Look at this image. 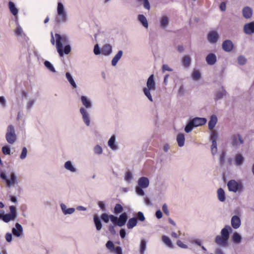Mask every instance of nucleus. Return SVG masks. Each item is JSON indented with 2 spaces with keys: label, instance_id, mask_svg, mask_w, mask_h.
<instances>
[{
  "label": "nucleus",
  "instance_id": "6e6552de",
  "mask_svg": "<svg viewBox=\"0 0 254 254\" xmlns=\"http://www.w3.org/2000/svg\"><path fill=\"white\" fill-rule=\"evenodd\" d=\"M79 113L84 124L87 127L90 126L91 125V116L88 110H86L84 108H80L79 109Z\"/></svg>",
  "mask_w": 254,
  "mask_h": 254
},
{
  "label": "nucleus",
  "instance_id": "1a4fd4ad",
  "mask_svg": "<svg viewBox=\"0 0 254 254\" xmlns=\"http://www.w3.org/2000/svg\"><path fill=\"white\" fill-rule=\"evenodd\" d=\"M231 140L232 145L235 146H239L244 143V139L239 133L233 134L231 137Z\"/></svg>",
  "mask_w": 254,
  "mask_h": 254
},
{
  "label": "nucleus",
  "instance_id": "7ed1b4c3",
  "mask_svg": "<svg viewBox=\"0 0 254 254\" xmlns=\"http://www.w3.org/2000/svg\"><path fill=\"white\" fill-rule=\"evenodd\" d=\"M156 89V83L153 74H151L147 79L146 86L142 89L143 92L146 97L151 102H153L151 92L155 91Z\"/></svg>",
  "mask_w": 254,
  "mask_h": 254
},
{
  "label": "nucleus",
  "instance_id": "09e8293b",
  "mask_svg": "<svg viewBox=\"0 0 254 254\" xmlns=\"http://www.w3.org/2000/svg\"><path fill=\"white\" fill-rule=\"evenodd\" d=\"M211 153L213 155H215L217 152V142L216 140L212 141V145L211 147Z\"/></svg>",
  "mask_w": 254,
  "mask_h": 254
},
{
  "label": "nucleus",
  "instance_id": "c9c22d12",
  "mask_svg": "<svg viewBox=\"0 0 254 254\" xmlns=\"http://www.w3.org/2000/svg\"><path fill=\"white\" fill-rule=\"evenodd\" d=\"M232 240L235 244H239L241 242L242 237L239 233L235 232L232 237Z\"/></svg>",
  "mask_w": 254,
  "mask_h": 254
},
{
  "label": "nucleus",
  "instance_id": "c03bdc74",
  "mask_svg": "<svg viewBox=\"0 0 254 254\" xmlns=\"http://www.w3.org/2000/svg\"><path fill=\"white\" fill-rule=\"evenodd\" d=\"M133 175L131 172L127 171L126 172L125 177V180L126 182H127L128 183H130L133 180Z\"/></svg>",
  "mask_w": 254,
  "mask_h": 254
},
{
  "label": "nucleus",
  "instance_id": "a18cd8bd",
  "mask_svg": "<svg viewBox=\"0 0 254 254\" xmlns=\"http://www.w3.org/2000/svg\"><path fill=\"white\" fill-rule=\"evenodd\" d=\"M193 127H194L190 120L185 127V131L187 133H189L192 130Z\"/></svg>",
  "mask_w": 254,
  "mask_h": 254
},
{
  "label": "nucleus",
  "instance_id": "bf43d9fd",
  "mask_svg": "<svg viewBox=\"0 0 254 254\" xmlns=\"http://www.w3.org/2000/svg\"><path fill=\"white\" fill-rule=\"evenodd\" d=\"M94 53L96 55H98L102 53L101 50L100 49L99 45L98 44H96L94 46V50H93Z\"/></svg>",
  "mask_w": 254,
  "mask_h": 254
},
{
  "label": "nucleus",
  "instance_id": "4468645a",
  "mask_svg": "<svg viewBox=\"0 0 254 254\" xmlns=\"http://www.w3.org/2000/svg\"><path fill=\"white\" fill-rule=\"evenodd\" d=\"M223 50L226 52H231L234 47L233 42L230 40H225L222 45Z\"/></svg>",
  "mask_w": 254,
  "mask_h": 254
},
{
  "label": "nucleus",
  "instance_id": "423d86ee",
  "mask_svg": "<svg viewBox=\"0 0 254 254\" xmlns=\"http://www.w3.org/2000/svg\"><path fill=\"white\" fill-rule=\"evenodd\" d=\"M227 186L230 191L235 193H240L244 189L243 183L240 181L237 182L234 180L229 181L227 183Z\"/></svg>",
  "mask_w": 254,
  "mask_h": 254
},
{
  "label": "nucleus",
  "instance_id": "f03ea898",
  "mask_svg": "<svg viewBox=\"0 0 254 254\" xmlns=\"http://www.w3.org/2000/svg\"><path fill=\"white\" fill-rule=\"evenodd\" d=\"M231 227L226 225L221 231V235H218L215 239V243L219 246L225 247L228 246V240L229 238L230 232L232 231Z\"/></svg>",
  "mask_w": 254,
  "mask_h": 254
},
{
  "label": "nucleus",
  "instance_id": "c756f323",
  "mask_svg": "<svg viewBox=\"0 0 254 254\" xmlns=\"http://www.w3.org/2000/svg\"><path fill=\"white\" fill-rule=\"evenodd\" d=\"M217 122V118L215 115H212L210 117V120L208 122V128L210 130H212L215 127Z\"/></svg>",
  "mask_w": 254,
  "mask_h": 254
},
{
  "label": "nucleus",
  "instance_id": "052dcab7",
  "mask_svg": "<svg viewBox=\"0 0 254 254\" xmlns=\"http://www.w3.org/2000/svg\"><path fill=\"white\" fill-rule=\"evenodd\" d=\"M15 33L16 35L21 36L23 33L22 28L19 25H18L15 29Z\"/></svg>",
  "mask_w": 254,
  "mask_h": 254
},
{
  "label": "nucleus",
  "instance_id": "ea45409f",
  "mask_svg": "<svg viewBox=\"0 0 254 254\" xmlns=\"http://www.w3.org/2000/svg\"><path fill=\"white\" fill-rule=\"evenodd\" d=\"M35 103V100L34 99H29L26 103V109L27 111H30L32 107Z\"/></svg>",
  "mask_w": 254,
  "mask_h": 254
},
{
  "label": "nucleus",
  "instance_id": "393cba45",
  "mask_svg": "<svg viewBox=\"0 0 254 254\" xmlns=\"http://www.w3.org/2000/svg\"><path fill=\"white\" fill-rule=\"evenodd\" d=\"M217 61L216 56L214 54H209L206 57V61L209 65H214Z\"/></svg>",
  "mask_w": 254,
  "mask_h": 254
},
{
  "label": "nucleus",
  "instance_id": "8fccbe9b",
  "mask_svg": "<svg viewBox=\"0 0 254 254\" xmlns=\"http://www.w3.org/2000/svg\"><path fill=\"white\" fill-rule=\"evenodd\" d=\"M106 247L108 250L110 251L111 252L113 251L115 247H114V245L113 242L111 241H109L107 242L106 244Z\"/></svg>",
  "mask_w": 254,
  "mask_h": 254
},
{
  "label": "nucleus",
  "instance_id": "6ab92c4d",
  "mask_svg": "<svg viewBox=\"0 0 254 254\" xmlns=\"http://www.w3.org/2000/svg\"><path fill=\"white\" fill-rule=\"evenodd\" d=\"M194 127L202 126L206 123V119L204 118H195L191 120Z\"/></svg>",
  "mask_w": 254,
  "mask_h": 254
},
{
  "label": "nucleus",
  "instance_id": "79ce46f5",
  "mask_svg": "<svg viewBox=\"0 0 254 254\" xmlns=\"http://www.w3.org/2000/svg\"><path fill=\"white\" fill-rule=\"evenodd\" d=\"M44 64L45 67L51 72H56V69L53 65L49 61H45L44 63Z\"/></svg>",
  "mask_w": 254,
  "mask_h": 254
},
{
  "label": "nucleus",
  "instance_id": "2f4dec72",
  "mask_svg": "<svg viewBox=\"0 0 254 254\" xmlns=\"http://www.w3.org/2000/svg\"><path fill=\"white\" fill-rule=\"evenodd\" d=\"M137 19L141 23V24L144 28H148V21L146 17L144 15L139 14L137 17Z\"/></svg>",
  "mask_w": 254,
  "mask_h": 254
},
{
  "label": "nucleus",
  "instance_id": "ddd939ff",
  "mask_svg": "<svg viewBox=\"0 0 254 254\" xmlns=\"http://www.w3.org/2000/svg\"><path fill=\"white\" fill-rule=\"evenodd\" d=\"M65 169L71 173H76L77 172V169L73 164L71 161H67L64 164Z\"/></svg>",
  "mask_w": 254,
  "mask_h": 254
},
{
  "label": "nucleus",
  "instance_id": "4d7b16f0",
  "mask_svg": "<svg viewBox=\"0 0 254 254\" xmlns=\"http://www.w3.org/2000/svg\"><path fill=\"white\" fill-rule=\"evenodd\" d=\"M136 216H137V219L140 221H141V222L144 221L145 219V216H144L143 213L141 211H139L137 212Z\"/></svg>",
  "mask_w": 254,
  "mask_h": 254
},
{
  "label": "nucleus",
  "instance_id": "49530a36",
  "mask_svg": "<svg viewBox=\"0 0 254 254\" xmlns=\"http://www.w3.org/2000/svg\"><path fill=\"white\" fill-rule=\"evenodd\" d=\"M237 61L238 64L242 65H245L247 62V59L244 56H239Z\"/></svg>",
  "mask_w": 254,
  "mask_h": 254
},
{
  "label": "nucleus",
  "instance_id": "a19ab883",
  "mask_svg": "<svg viewBox=\"0 0 254 254\" xmlns=\"http://www.w3.org/2000/svg\"><path fill=\"white\" fill-rule=\"evenodd\" d=\"M9 8L10 10V12L12 13L14 16L16 15L18 13V9L15 7V4L13 2L11 1H9L8 3Z\"/></svg>",
  "mask_w": 254,
  "mask_h": 254
},
{
  "label": "nucleus",
  "instance_id": "412c9836",
  "mask_svg": "<svg viewBox=\"0 0 254 254\" xmlns=\"http://www.w3.org/2000/svg\"><path fill=\"white\" fill-rule=\"evenodd\" d=\"M102 54L106 56L110 55L112 53V47L110 44L104 45L101 49Z\"/></svg>",
  "mask_w": 254,
  "mask_h": 254
},
{
  "label": "nucleus",
  "instance_id": "13d9d810",
  "mask_svg": "<svg viewBox=\"0 0 254 254\" xmlns=\"http://www.w3.org/2000/svg\"><path fill=\"white\" fill-rule=\"evenodd\" d=\"M138 1H142V4L143 5L144 7L147 9L149 10L150 6V4L148 0H137Z\"/></svg>",
  "mask_w": 254,
  "mask_h": 254
},
{
  "label": "nucleus",
  "instance_id": "aec40b11",
  "mask_svg": "<svg viewBox=\"0 0 254 254\" xmlns=\"http://www.w3.org/2000/svg\"><path fill=\"white\" fill-rule=\"evenodd\" d=\"M15 218L10 214H4L3 210L0 212V219H2L4 222L7 223Z\"/></svg>",
  "mask_w": 254,
  "mask_h": 254
},
{
  "label": "nucleus",
  "instance_id": "cd10ccee",
  "mask_svg": "<svg viewBox=\"0 0 254 254\" xmlns=\"http://www.w3.org/2000/svg\"><path fill=\"white\" fill-rule=\"evenodd\" d=\"M243 15L247 19L250 18L253 15V11L251 7L249 6H246L243 9Z\"/></svg>",
  "mask_w": 254,
  "mask_h": 254
},
{
  "label": "nucleus",
  "instance_id": "39448f33",
  "mask_svg": "<svg viewBox=\"0 0 254 254\" xmlns=\"http://www.w3.org/2000/svg\"><path fill=\"white\" fill-rule=\"evenodd\" d=\"M149 186V179L147 177H142L137 181V186L135 188V192L139 196H144L145 192L143 189L147 188Z\"/></svg>",
  "mask_w": 254,
  "mask_h": 254
},
{
  "label": "nucleus",
  "instance_id": "4c0bfd02",
  "mask_svg": "<svg viewBox=\"0 0 254 254\" xmlns=\"http://www.w3.org/2000/svg\"><path fill=\"white\" fill-rule=\"evenodd\" d=\"M93 219L97 230L100 231L102 227L100 218L97 216H94Z\"/></svg>",
  "mask_w": 254,
  "mask_h": 254
},
{
  "label": "nucleus",
  "instance_id": "473e14b6",
  "mask_svg": "<svg viewBox=\"0 0 254 254\" xmlns=\"http://www.w3.org/2000/svg\"><path fill=\"white\" fill-rule=\"evenodd\" d=\"M183 65L185 67H189L191 64V58L189 56H184L182 60Z\"/></svg>",
  "mask_w": 254,
  "mask_h": 254
},
{
  "label": "nucleus",
  "instance_id": "37998d69",
  "mask_svg": "<svg viewBox=\"0 0 254 254\" xmlns=\"http://www.w3.org/2000/svg\"><path fill=\"white\" fill-rule=\"evenodd\" d=\"M93 151L94 154L100 155L102 154L103 149L99 145H96L93 148Z\"/></svg>",
  "mask_w": 254,
  "mask_h": 254
},
{
  "label": "nucleus",
  "instance_id": "680f3d73",
  "mask_svg": "<svg viewBox=\"0 0 254 254\" xmlns=\"http://www.w3.org/2000/svg\"><path fill=\"white\" fill-rule=\"evenodd\" d=\"M101 219L105 223H108L109 221L110 217L106 213H103L101 215Z\"/></svg>",
  "mask_w": 254,
  "mask_h": 254
},
{
  "label": "nucleus",
  "instance_id": "69168bd1",
  "mask_svg": "<svg viewBox=\"0 0 254 254\" xmlns=\"http://www.w3.org/2000/svg\"><path fill=\"white\" fill-rule=\"evenodd\" d=\"M218 136L217 132L215 131H212L211 133L210 140L212 141L213 140H216Z\"/></svg>",
  "mask_w": 254,
  "mask_h": 254
},
{
  "label": "nucleus",
  "instance_id": "f257e3e1",
  "mask_svg": "<svg viewBox=\"0 0 254 254\" xmlns=\"http://www.w3.org/2000/svg\"><path fill=\"white\" fill-rule=\"evenodd\" d=\"M56 40V48L60 57H63L65 54H68L71 51L70 46L69 43V39L67 36L61 35L56 33L55 34Z\"/></svg>",
  "mask_w": 254,
  "mask_h": 254
},
{
  "label": "nucleus",
  "instance_id": "2eb2a0df",
  "mask_svg": "<svg viewBox=\"0 0 254 254\" xmlns=\"http://www.w3.org/2000/svg\"><path fill=\"white\" fill-rule=\"evenodd\" d=\"M244 31L248 35L254 33V22L246 24L244 26Z\"/></svg>",
  "mask_w": 254,
  "mask_h": 254
},
{
  "label": "nucleus",
  "instance_id": "e2e57ef3",
  "mask_svg": "<svg viewBox=\"0 0 254 254\" xmlns=\"http://www.w3.org/2000/svg\"><path fill=\"white\" fill-rule=\"evenodd\" d=\"M5 238L6 241L7 242H8V243L11 242L12 240V234L10 233H9V232L6 233L5 234Z\"/></svg>",
  "mask_w": 254,
  "mask_h": 254
},
{
  "label": "nucleus",
  "instance_id": "774afa93",
  "mask_svg": "<svg viewBox=\"0 0 254 254\" xmlns=\"http://www.w3.org/2000/svg\"><path fill=\"white\" fill-rule=\"evenodd\" d=\"M177 245L180 248L183 249H187L188 246L186 244H184L181 241L178 240L177 242Z\"/></svg>",
  "mask_w": 254,
  "mask_h": 254
},
{
  "label": "nucleus",
  "instance_id": "9b49d317",
  "mask_svg": "<svg viewBox=\"0 0 254 254\" xmlns=\"http://www.w3.org/2000/svg\"><path fill=\"white\" fill-rule=\"evenodd\" d=\"M12 234L16 237H21L23 235V229L18 223L15 224V227L12 229Z\"/></svg>",
  "mask_w": 254,
  "mask_h": 254
},
{
  "label": "nucleus",
  "instance_id": "4be33fe9",
  "mask_svg": "<svg viewBox=\"0 0 254 254\" xmlns=\"http://www.w3.org/2000/svg\"><path fill=\"white\" fill-rule=\"evenodd\" d=\"M161 240L164 244L166 245L168 248L170 249L174 248V246L171 240L169 237L165 235H163L161 237Z\"/></svg>",
  "mask_w": 254,
  "mask_h": 254
},
{
  "label": "nucleus",
  "instance_id": "e433bc0d",
  "mask_svg": "<svg viewBox=\"0 0 254 254\" xmlns=\"http://www.w3.org/2000/svg\"><path fill=\"white\" fill-rule=\"evenodd\" d=\"M217 196L219 200L223 202L225 200V194L224 190L220 188L217 190Z\"/></svg>",
  "mask_w": 254,
  "mask_h": 254
},
{
  "label": "nucleus",
  "instance_id": "6e6d98bb",
  "mask_svg": "<svg viewBox=\"0 0 254 254\" xmlns=\"http://www.w3.org/2000/svg\"><path fill=\"white\" fill-rule=\"evenodd\" d=\"M2 152L4 155H10V149L8 146H3L1 148Z\"/></svg>",
  "mask_w": 254,
  "mask_h": 254
},
{
  "label": "nucleus",
  "instance_id": "5701e85b",
  "mask_svg": "<svg viewBox=\"0 0 254 254\" xmlns=\"http://www.w3.org/2000/svg\"><path fill=\"white\" fill-rule=\"evenodd\" d=\"M159 21L160 27L162 29H165L169 25V18L167 16L164 15L160 17Z\"/></svg>",
  "mask_w": 254,
  "mask_h": 254
},
{
  "label": "nucleus",
  "instance_id": "3c124183",
  "mask_svg": "<svg viewBox=\"0 0 254 254\" xmlns=\"http://www.w3.org/2000/svg\"><path fill=\"white\" fill-rule=\"evenodd\" d=\"M225 91L223 89L221 91H219L216 95V100H219L222 98L225 95Z\"/></svg>",
  "mask_w": 254,
  "mask_h": 254
},
{
  "label": "nucleus",
  "instance_id": "bb28decb",
  "mask_svg": "<svg viewBox=\"0 0 254 254\" xmlns=\"http://www.w3.org/2000/svg\"><path fill=\"white\" fill-rule=\"evenodd\" d=\"M123 55V52L122 50H120L113 57L111 63L112 65L114 66H116L119 60L121 59Z\"/></svg>",
  "mask_w": 254,
  "mask_h": 254
},
{
  "label": "nucleus",
  "instance_id": "f8f14e48",
  "mask_svg": "<svg viewBox=\"0 0 254 254\" xmlns=\"http://www.w3.org/2000/svg\"><path fill=\"white\" fill-rule=\"evenodd\" d=\"M81 101L83 105V107L81 108H84L86 109V110H89L92 108V103L90 98L86 96H81Z\"/></svg>",
  "mask_w": 254,
  "mask_h": 254
},
{
  "label": "nucleus",
  "instance_id": "a878e982",
  "mask_svg": "<svg viewBox=\"0 0 254 254\" xmlns=\"http://www.w3.org/2000/svg\"><path fill=\"white\" fill-rule=\"evenodd\" d=\"M127 216L126 213H122L118 219L117 225L120 227H122L125 225Z\"/></svg>",
  "mask_w": 254,
  "mask_h": 254
},
{
  "label": "nucleus",
  "instance_id": "7c9ffc66",
  "mask_svg": "<svg viewBox=\"0 0 254 254\" xmlns=\"http://www.w3.org/2000/svg\"><path fill=\"white\" fill-rule=\"evenodd\" d=\"M244 158L241 154H237L235 157V163L237 166H241L243 164Z\"/></svg>",
  "mask_w": 254,
  "mask_h": 254
},
{
  "label": "nucleus",
  "instance_id": "c85d7f7f",
  "mask_svg": "<svg viewBox=\"0 0 254 254\" xmlns=\"http://www.w3.org/2000/svg\"><path fill=\"white\" fill-rule=\"evenodd\" d=\"M177 142L179 147H183L185 145V137L183 133H179L177 136Z\"/></svg>",
  "mask_w": 254,
  "mask_h": 254
},
{
  "label": "nucleus",
  "instance_id": "f704fd0d",
  "mask_svg": "<svg viewBox=\"0 0 254 254\" xmlns=\"http://www.w3.org/2000/svg\"><path fill=\"white\" fill-rule=\"evenodd\" d=\"M65 76L67 80L70 84V85L72 86V87L74 88H76L77 87V85L73 78H72L71 74L69 72H67L65 73Z\"/></svg>",
  "mask_w": 254,
  "mask_h": 254
},
{
  "label": "nucleus",
  "instance_id": "58836bf2",
  "mask_svg": "<svg viewBox=\"0 0 254 254\" xmlns=\"http://www.w3.org/2000/svg\"><path fill=\"white\" fill-rule=\"evenodd\" d=\"M146 241L144 239H141L139 247L140 254H144L146 249Z\"/></svg>",
  "mask_w": 254,
  "mask_h": 254
},
{
  "label": "nucleus",
  "instance_id": "72a5a7b5",
  "mask_svg": "<svg viewBox=\"0 0 254 254\" xmlns=\"http://www.w3.org/2000/svg\"><path fill=\"white\" fill-rule=\"evenodd\" d=\"M137 223V219L133 217L130 218L127 223V227L129 229H132L133 227L136 226Z\"/></svg>",
  "mask_w": 254,
  "mask_h": 254
},
{
  "label": "nucleus",
  "instance_id": "0e129e2a",
  "mask_svg": "<svg viewBox=\"0 0 254 254\" xmlns=\"http://www.w3.org/2000/svg\"><path fill=\"white\" fill-rule=\"evenodd\" d=\"M162 210L163 212L168 216L169 215V210L168 209L167 205L166 203H164L162 206Z\"/></svg>",
  "mask_w": 254,
  "mask_h": 254
},
{
  "label": "nucleus",
  "instance_id": "5fc2aeb1",
  "mask_svg": "<svg viewBox=\"0 0 254 254\" xmlns=\"http://www.w3.org/2000/svg\"><path fill=\"white\" fill-rule=\"evenodd\" d=\"M27 154V150L25 147H23L22 148L21 153L20 155V158L22 160L24 159L26 156Z\"/></svg>",
  "mask_w": 254,
  "mask_h": 254
},
{
  "label": "nucleus",
  "instance_id": "864d4df0",
  "mask_svg": "<svg viewBox=\"0 0 254 254\" xmlns=\"http://www.w3.org/2000/svg\"><path fill=\"white\" fill-rule=\"evenodd\" d=\"M9 210L10 211V214H11L13 217H14L15 218L17 216V211L16 207L14 206H10L9 207Z\"/></svg>",
  "mask_w": 254,
  "mask_h": 254
},
{
  "label": "nucleus",
  "instance_id": "b1692460",
  "mask_svg": "<svg viewBox=\"0 0 254 254\" xmlns=\"http://www.w3.org/2000/svg\"><path fill=\"white\" fill-rule=\"evenodd\" d=\"M219 37L218 33L215 31H211L208 35V40L211 43H215L217 42Z\"/></svg>",
  "mask_w": 254,
  "mask_h": 254
},
{
  "label": "nucleus",
  "instance_id": "f3484780",
  "mask_svg": "<svg viewBox=\"0 0 254 254\" xmlns=\"http://www.w3.org/2000/svg\"><path fill=\"white\" fill-rule=\"evenodd\" d=\"M60 207L62 212L65 215L72 214L75 211V209L74 208H67L66 205L63 203H61Z\"/></svg>",
  "mask_w": 254,
  "mask_h": 254
},
{
  "label": "nucleus",
  "instance_id": "de8ad7c7",
  "mask_svg": "<svg viewBox=\"0 0 254 254\" xmlns=\"http://www.w3.org/2000/svg\"><path fill=\"white\" fill-rule=\"evenodd\" d=\"M192 78L193 80H198L200 78V73L198 70H194L192 73Z\"/></svg>",
  "mask_w": 254,
  "mask_h": 254
},
{
  "label": "nucleus",
  "instance_id": "9d476101",
  "mask_svg": "<svg viewBox=\"0 0 254 254\" xmlns=\"http://www.w3.org/2000/svg\"><path fill=\"white\" fill-rule=\"evenodd\" d=\"M18 184L17 178L15 173L12 172L8 177L6 181V185L7 187L14 186Z\"/></svg>",
  "mask_w": 254,
  "mask_h": 254
},
{
  "label": "nucleus",
  "instance_id": "338daca9",
  "mask_svg": "<svg viewBox=\"0 0 254 254\" xmlns=\"http://www.w3.org/2000/svg\"><path fill=\"white\" fill-rule=\"evenodd\" d=\"M112 252H114L116 254H123L122 253V249L120 247H116L113 250V251H112Z\"/></svg>",
  "mask_w": 254,
  "mask_h": 254
},
{
  "label": "nucleus",
  "instance_id": "a211bd4d",
  "mask_svg": "<svg viewBox=\"0 0 254 254\" xmlns=\"http://www.w3.org/2000/svg\"><path fill=\"white\" fill-rule=\"evenodd\" d=\"M231 224L234 229L239 228L241 224L240 217L237 215L233 216L231 218Z\"/></svg>",
  "mask_w": 254,
  "mask_h": 254
},
{
  "label": "nucleus",
  "instance_id": "603ef678",
  "mask_svg": "<svg viewBox=\"0 0 254 254\" xmlns=\"http://www.w3.org/2000/svg\"><path fill=\"white\" fill-rule=\"evenodd\" d=\"M123 211V207L120 204H117L114 208V212L116 214H119Z\"/></svg>",
  "mask_w": 254,
  "mask_h": 254
},
{
  "label": "nucleus",
  "instance_id": "20e7f679",
  "mask_svg": "<svg viewBox=\"0 0 254 254\" xmlns=\"http://www.w3.org/2000/svg\"><path fill=\"white\" fill-rule=\"evenodd\" d=\"M68 21V15L66 10L63 3L59 1L57 5V15L55 18L57 24L66 23Z\"/></svg>",
  "mask_w": 254,
  "mask_h": 254
},
{
  "label": "nucleus",
  "instance_id": "dca6fc26",
  "mask_svg": "<svg viewBox=\"0 0 254 254\" xmlns=\"http://www.w3.org/2000/svg\"><path fill=\"white\" fill-rule=\"evenodd\" d=\"M108 144L112 150L116 151L119 149V146L116 142V136L114 135L110 137L108 140Z\"/></svg>",
  "mask_w": 254,
  "mask_h": 254
},
{
  "label": "nucleus",
  "instance_id": "0eeeda50",
  "mask_svg": "<svg viewBox=\"0 0 254 254\" xmlns=\"http://www.w3.org/2000/svg\"><path fill=\"white\" fill-rule=\"evenodd\" d=\"M5 138L8 143L13 144L16 140V135L14 127L13 125H9L7 128Z\"/></svg>",
  "mask_w": 254,
  "mask_h": 254
}]
</instances>
